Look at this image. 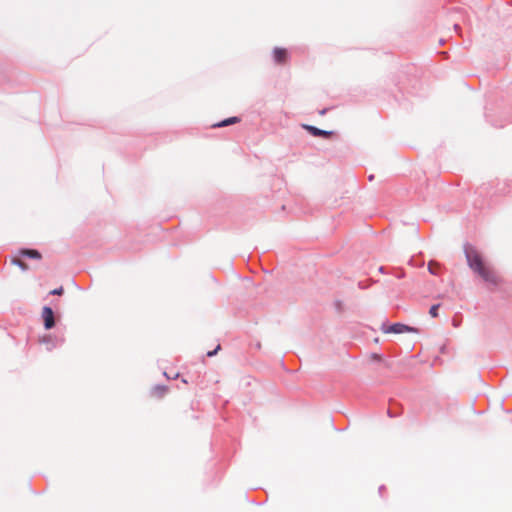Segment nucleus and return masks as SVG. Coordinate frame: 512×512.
<instances>
[{"mask_svg":"<svg viewBox=\"0 0 512 512\" xmlns=\"http://www.w3.org/2000/svg\"><path fill=\"white\" fill-rule=\"evenodd\" d=\"M465 256L469 268L476 273L484 282L492 286L502 283L501 276L485 262L482 255L473 247L465 249Z\"/></svg>","mask_w":512,"mask_h":512,"instance_id":"obj_1","label":"nucleus"},{"mask_svg":"<svg viewBox=\"0 0 512 512\" xmlns=\"http://www.w3.org/2000/svg\"><path fill=\"white\" fill-rule=\"evenodd\" d=\"M42 318H43L44 326L46 329H51L52 327H54V325H55L54 313L50 307H48V306L43 307Z\"/></svg>","mask_w":512,"mask_h":512,"instance_id":"obj_2","label":"nucleus"},{"mask_svg":"<svg viewBox=\"0 0 512 512\" xmlns=\"http://www.w3.org/2000/svg\"><path fill=\"white\" fill-rule=\"evenodd\" d=\"M413 329L409 326H406L404 324L396 323L393 324L387 328L383 329L384 333H395V334H401L404 332H411Z\"/></svg>","mask_w":512,"mask_h":512,"instance_id":"obj_3","label":"nucleus"},{"mask_svg":"<svg viewBox=\"0 0 512 512\" xmlns=\"http://www.w3.org/2000/svg\"><path fill=\"white\" fill-rule=\"evenodd\" d=\"M273 58L277 64H284L288 60V51L285 48H275L273 50Z\"/></svg>","mask_w":512,"mask_h":512,"instance_id":"obj_4","label":"nucleus"},{"mask_svg":"<svg viewBox=\"0 0 512 512\" xmlns=\"http://www.w3.org/2000/svg\"><path fill=\"white\" fill-rule=\"evenodd\" d=\"M167 392V388L165 386H155L152 388L150 394L154 398H162Z\"/></svg>","mask_w":512,"mask_h":512,"instance_id":"obj_5","label":"nucleus"},{"mask_svg":"<svg viewBox=\"0 0 512 512\" xmlns=\"http://www.w3.org/2000/svg\"><path fill=\"white\" fill-rule=\"evenodd\" d=\"M305 128L314 136L328 137L331 135V132L320 130L313 126H305Z\"/></svg>","mask_w":512,"mask_h":512,"instance_id":"obj_6","label":"nucleus"},{"mask_svg":"<svg viewBox=\"0 0 512 512\" xmlns=\"http://www.w3.org/2000/svg\"><path fill=\"white\" fill-rule=\"evenodd\" d=\"M239 121H240V119L238 117H230V118H227L217 124H214L213 127H225L228 125L236 124Z\"/></svg>","mask_w":512,"mask_h":512,"instance_id":"obj_7","label":"nucleus"},{"mask_svg":"<svg viewBox=\"0 0 512 512\" xmlns=\"http://www.w3.org/2000/svg\"><path fill=\"white\" fill-rule=\"evenodd\" d=\"M21 254L24 255V256H28L30 258H33V259H40L41 258V254L37 250H34V249H24V250L21 251Z\"/></svg>","mask_w":512,"mask_h":512,"instance_id":"obj_8","label":"nucleus"},{"mask_svg":"<svg viewBox=\"0 0 512 512\" xmlns=\"http://www.w3.org/2000/svg\"><path fill=\"white\" fill-rule=\"evenodd\" d=\"M11 262L12 264L19 266L22 270L28 269V265L19 258H13Z\"/></svg>","mask_w":512,"mask_h":512,"instance_id":"obj_9","label":"nucleus"},{"mask_svg":"<svg viewBox=\"0 0 512 512\" xmlns=\"http://www.w3.org/2000/svg\"><path fill=\"white\" fill-rule=\"evenodd\" d=\"M440 307V304H435L433 305L431 308H430V311H429V314L432 316V317H437L438 316V309Z\"/></svg>","mask_w":512,"mask_h":512,"instance_id":"obj_10","label":"nucleus"},{"mask_svg":"<svg viewBox=\"0 0 512 512\" xmlns=\"http://www.w3.org/2000/svg\"><path fill=\"white\" fill-rule=\"evenodd\" d=\"M428 269L432 274H437L438 265L435 263H429Z\"/></svg>","mask_w":512,"mask_h":512,"instance_id":"obj_11","label":"nucleus"},{"mask_svg":"<svg viewBox=\"0 0 512 512\" xmlns=\"http://www.w3.org/2000/svg\"><path fill=\"white\" fill-rule=\"evenodd\" d=\"M63 292H64L63 287H59V288H56V289L50 291V294H52V295H62Z\"/></svg>","mask_w":512,"mask_h":512,"instance_id":"obj_12","label":"nucleus"},{"mask_svg":"<svg viewBox=\"0 0 512 512\" xmlns=\"http://www.w3.org/2000/svg\"><path fill=\"white\" fill-rule=\"evenodd\" d=\"M218 349H220V346H218V347L216 348V350H215V351H213V352H208V356H213V355H215V353L217 352V350H218Z\"/></svg>","mask_w":512,"mask_h":512,"instance_id":"obj_13","label":"nucleus"}]
</instances>
